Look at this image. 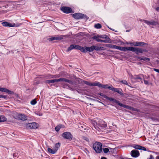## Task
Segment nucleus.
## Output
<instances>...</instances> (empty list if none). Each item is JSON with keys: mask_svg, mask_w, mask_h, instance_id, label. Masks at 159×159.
I'll return each mask as SVG.
<instances>
[{"mask_svg": "<svg viewBox=\"0 0 159 159\" xmlns=\"http://www.w3.org/2000/svg\"><path fill=\"white\" fill-rule=\"evenodd\" d=\"M99 95L102 97L104 94L103 93H99Z\"/></svg>", "mask_w": 159, "mask_h": 159, "instance_id": "nucleus-54", "label": "nucleus"}, {"mask_svg": "<svg viewBox=\"0 0 159 159\" xmlns=\"http://www.w3.org/2000/svg\"><path fill=\"white\" fill-rule=\"evenodd\" d=\"M111 90L117 93L121 96H123L124 95L123 93L122 92V90L120 89L115 88L113 87L112 86L111 89Z\"/></svg>", "mask_w": 159, "mask_h": 159, "instance_id": "nucleus-14", "label": "nucleus"}, {"mask_svg": "<svg viewBox=\"0 0 159 159\" xmlns=\"http://www.w3.org/2000/svg\"><path fill=\"white\" fill-rule=\"evenodd\" d=\"M0 98H4L5 99L7 98V96L0 95Z\"/></svg>", "mask_w": 159, "mask_h": 159, "instance_id": "nucleus-44", "label": "nucleus"}, {"mask_svg": "<svg viewBox=\"0 0 159 159\" xmlns=\"http://www.w3.org/2000/svg\"><path fill=\"white\" fill-rule=\"evenodd\" d=\"M83 82L84 84H86L88 85L91 86H93V85H92L93 84V83H90L88 81H84Z\"/></svg>", "mask_w": 159, "mask_h": 159, "instance_id": "nucleus-33", "label": "nucleus"}, {"mask_svg": "<svg viewBox=\"0 0 159 159\" xmlns=\"http://www.w3.org/2000/svg\"><path fill=\"white\" fill-rule=\"evenodd\" d=\"M140 150H143L144 151L146 150V148L145 147H142V146L141 147V148Z\"/></svg>", "mask_w": 159, "mask_h": 159, "instance_id": "nucleus-48", "label": "nucleus"}, {"mask_svg": "<svg viewBox=\"0 0 159 159\" xmlns=\"http://www.w3.org/2000/svg\"><path fill=\"white\" fill-rule=\"evenodd\" d=\"M142 20V19H140L139 20V21H142H142H143L144 22V21H143V20Z\"/></svg>", "mask_w": 159, "mask_h": 159, "instance_id": "nucleus-60", "label": "nucleus"}, {"mask_svg": "<svg viewBox=\"0 0 159 159\" xmlns=\"http://www.w3.org/2000/svg\"><path fill=\"white\" fill-rule=\"evenodd\" d=\"M114 99V98H112L109 97L108 99V100H110V101H113Z\"/></svg>", "mask_w": 159, "mask_h": 159, "instance_id": "nucleus-49", "label": "nucleus"}, {"mask_svg": "<svg viewBox=\"0 0 159 159\" xmlns=\"http://www.w3.org/2000/svg\"><path fill=\"white\" fill-rule=\"evenodd\" d=\"M102 144L98 142L94 143L93 146V148L97 153H100L102 151Z\"/></svg>", "mask_w": 159, "mask_h": 159, "instance_id": "nucleus-3", "label": "nucleus"}, {"mask_svg": "<svg viewBox=\"0 0 159 159\" xmlns=\"http://www.w3.org/2000/svg\"><path fill=\"white\" fill-rule=\"evenodd\" d=\"M99 35H97L96 36H94L92 37V39L96 40L98 42H101V41H102V40L99 39Z\"/></svg>", "mask_w": 159, "mask_h": 159, "instance_id": "nucleus-23", "label": "nucleus"}, {"mask_svg": "<svg viewBox=\"0 0 159 159\" xmlns=\"http://www.w3.org/2000/svg\"><path fill=\"white\" fill-rule=\"evenodd\" d=\"M74 49V44L71 45L68 48L67 50V52H69Z\"/></svg>", "mask_w": 159, "mask_h": 159, "instance_id": "nucleus-29", "label": "nucleus"}, {"mask_svg": "<svg viewBox=\"0 0 159 159\" xmlns=\"http://www.w3.org/2000/svg\"><path fill=\"white\" fill-rule=\"evenodd\" d=\"M99 37L100 38H102L104 39H107L108 38V36L105 34L102 35H99Z\"/></svg>", "mask_w": 159, "mask_h": 159, "instance_id": "nucleus-36", "label": "nucleus"}, {"mask_svg": "<svg viewBox=\"0 0 159 159\" xmlns=\"http://www.w3.org/2000/svg\"><path fill=\"white\" fill-rule=\"evenodd\" d=\"M74 49L80 50L83 52L84 47L78 45L74 44Z\"/></svg>", "mask_w": 159, "mask_h": 159, "instance_id": "nucleus-19", "label": "nucleus"}, {"mask_svg": "<svg viewBox=\"0 0 159 159\" xmlns=\"http://www.w3.org/2000/svg\"><path fill=\"white\" fill-rule=\"evenodd\" d=\"M121 159H124L123 158H121Z\"/></svg>", "mask_w": 159, "mask_h": 159, "instance_id": "nucleus-63", "label": "nucleus"}, {"mask_svg": "<svg viewBox=\"0 0 159 159\" xmlns=\"http://www.w3.org/2000/svg\"><path fill=\"white\" fill-rule=\"evenodd\" d=\"M131 44H132V43H131ZM132 44L135 46H137L140 45L143 46L148 45V44L147 43L142 42H136L134 43H132Z\"/></svg>", "mask_w": 159, "mask_h": 159, "instance_id": "nucleus-15", "label": "nucleus"}, {"mask_svg": "<svg viewBox=\"0 0 159 159\" xmlns=\"http://www.w3.org/2000/svg\"><path fill=\"white\" fill-rule=\"evenodd\" d=\"M62 126V125H61L57 126L55 128V130L57 131H58L60 129L61 127Z\"/></svg>", "mask_w": 159, "mask_h": 159, "instance_id": "nucleus-30", "label": "nucleus"}, {"mask_svg": "<svg viewBox=\"0 0 159 159\" xmlns=\"http://www.w3.org/2000/svg\"><path fill=\"white\" fill-rule=\"evenodd\" d=\"M106 46L108 48H114V49H118V46H116V45H113L111 44H106Z\"/></svg>", "mask_w": 159, "mask_h": 159, "instance_id": "nucleus-20", "label": "nucleus"}, {"mask_svg": "<svg viewBox=\"0 0 159 159\" xmlns=\"http://www.w3.org/2000/svg\"><path fill=\"white\" fill-rule=\"evenodd\" d=\"M94 50V47H93V45H92L89 47H86L85 48H84L83 52H86L88 51L91 52H93Z\"/></svg>", "mask_w": 159, "mask_h": 159, "instance_id": "nucleus-13", "label": "nucleus"}, {"mask_svg": "<svg viewBox=\"0 0 159 159\" xmlns=\"http://www.w3.org/2000/svg\"><path fill=\"white\" fill-rule=\"evenodd\" d=\"M156 10L157 11H159V7H157L156 8Z\"/></svg>", "mask_w": 159, "mask_h": 159, "instance_id": "nucleus-55", "label": "nucleus"}, {"mask_svg": "<svg viewBox=\"0 0 159 159\" xmlns=\"http://www.w3.org/2000/svg\"><path fill=\"white\" fill-rule=\"evenodd\" d=\"M62 136L64 138L69 140H71L73 137L71 134L70 132H66L63 133Z\"/></svg>", "mask_w": 159, "mask_h": 159, "instance_id": "nucleus-6", "label": "nucleus"}, {"mask_svg": "<svg viewBox=\"0 0 159 159\" xmlns=\"http://www.w3.org/2000/svg\"><path fill=\"white\" fill-rule=\"evenodd\" d=\"M2 24L4 26H9L10 27H12V24L9 23L7 22H4L2 23Z\"/></svg>", "mask_w": 159, "mask_h": 159, "instance_id": "nucleus-22", "label": "nucleus"}, {"mask_svg": "<svg viewBox=\"0 0 159 159\" xmlns=\"http://www.w3.org/2000/svg\"><path fill=\"white\" fill-rule=\"evenodd\" d=\"M120 106L131 110H133V108L132 107L128 105H125L122 103L120 104Z\"/></svg>", "mask_w": 159, "mask_h": 159, "instance_id": "nucleus-21", "label": "nucleus"}, {"mask_svg": "<svg viewBox=\"0 0 159 159\" xmlns=\"http://www.w3.org/2000/svg\"><path fill=\"white\" fill-rule=\"evenodd\" d=\"M61 10L65 13H69L71 12V9L68 7H63L61 8Z\"/></svg>", "mask_w": 159, "mask_h": 159, "instance_id": "nucleus-10", "label": "nucleus"}, {"mask_svg": "<svg viewBox=\"0 0 159 159\" xmlns=\"http://www.w3.org/2000/svg\"><path fill=\"white\" fill-rule=\"evenodd\" d=\"M36 103V101L35 99H33L30 102V103L32 105H34Z\"/></svg>", "mask_w": 159, "mask_h": 159, "instance_id": "nucleus-38", "label": "nucleus"}, {"mask_svg": "<svg viewBox=\"0 0 159 159\" xmlns=\"http://www.w3.org/2000/svg\"><path fill=\"white\" fill-rule=\"evenodd\" d=\"M144 84H148V82L147 80H144Z\"/></svg>", "mask_w": 159, "mask_h": 159, "instance_id": "nucleus-50", "label": "nucleus"}, {"mask_svg": "<svg viewBox=\"0 0 159 159\" xmlns=\"http://www.w3.org/2000/svg\"><path fill=\"white\" fill-rule=\"evenodd\" d=\"M113 102H115L119 106H120V104H121V103H120L119 101H117L115 99H114L113 101Z\"/></svg>", "mask_w": 159, "mask_h": 159, "instance_id": "nucleus-40", "label": "nucleus"}, {"mask_svg": "<svg viewBox=\"0 0 159 159\" xmlns=\"http://www.w3.org/2000/svg\"><path fill=\"white\" fill-rule=\"evenodd\" d=\"M156 110L159 111V107H157Z\"/></svg>", "mask_w": 159, "mask_h": 159, "instance_id": "nucleus-58", "label": "nucleus"}, {"mask_svg": "<svg viewBox=\"0 0 159 159\" xmlns=\"http://www.w3.org/2000/svg\"><path fill=\"white\" fill-rule=\"evenodd\" d=\"M102 97L107 100L109 98V97L107 96L106 95L104 94L103 95Z\"/></svg>", "mask_w": 159, "mask_h": 159, "instance_id": "nucleus-45", "label": "nucleus"}, {"mask_svg": "<svg viewBox=\"0 0 159 159\" xmlns=\"http://www.w3.org/2000/svg\"><path fill=\"white\" fill-rule=\"evenodd\" d=\"M82 138L84 140H86V141H89V139H88V138H87V137H85V136H83L82 137Z\"/></svg>", "mask_w": 159, "mask_h": 159, "instance_id": "nucleus-41", "label": "nucleus"}, {"mask_svg": "<svg viewBox=\"0 0 159 159\" xmlns=\"http://www.w3.org/2000/svg\"><path fill=\"white\" fill-rule=\"evenodd\" d=\"M21 24V23H14L13 25L12 24V27H18Z\"/></svg>", "mask_w": 159, "mask_h": 159, "instance_id": "nucleus-35", "label": "nucleus"}, {"mask_svg": "<svg viewBox=\"0 0 159 159\" xmlns=\"http://www.w3.org/2000/svg\"><path fill=\"white\" fill-rule=\"evenodd\" d=\"M15 118L22 120H25L28 119V116L24 114L16 113L15 114Z\"/></svg>", "mask_w": 159, "mask_h": 159, "instance_id": "nucleus-5", "label": "nucleus"}, {"mask_svg": "<svg viewBox=\"0 0 159 159\" xmlns=\"http://www.w3.org/2000/svg\"><path fill=\"white\" fill-rule=\"evenodd\" d=\"M73 16L75 19H79L84 18L85 17L86 18V16H84V15L80 13H76L73 14Z\"/></svg>", "mask_w": 159, "mask_h": 159, "instance_id": "nucleus-8", "label": "nucleus"}, {"mask_svg": "<svg viewBox=\"0 0 159 159\" xmlns=\"http://www.w3.org/2000/svg\"><path fill=\"white\" fill-rule=\"evenodd\" d=\"M112 86H109L107 85H102V86H101V88H103L104 89H110L111 90V89L112 87Z\"/></svg>", "mask_w": 159, "mask_h": 159, "instance_id": "nucleus-26", "label": "nucleus"}, {"mask_svg": "<svg viewBox=\"0 0 159 159\" xmlns=\"http://www.w3.org/2000/svg\"><path fill=\"white\" fill-rule=\"evenodd\" d=\"M108 27V28H109L110 29V28L109 27ZM110 29H111L110 28Z\"/></svg>", "mask_w": 159, "mask_h": 159, "instance_id": "nucleus-64", "label": "nucleus"}, {"mask_svg": "<svg viewBox=\"0 0 159 159\" xmlns=\"http://www.w3.org/2000/svg\"><path fill=\"white\" fill-rule=\"evenodd\" d=\"M0 91L1 92H4L9 94H13L14 92L11 91L9 90L8 89L3 88H0Z\"/></svg>", "mask_w": 159, "mask_h": 159, "instance_id": "nucleus-17", "label": "nucleus"}, {"mask_svg": "<svg viewBox=\"0 0 159 159\" xmlns=\"http://www.w3.org/2000/svg\"><path fill=\"white\" fill-rule=\"evenodd\" d=\"M63 39L62 36H57L54 37L50 38L49 39V41H52L54 40H61Z\"/></svg>", "mask_w": 159, "mask_h": 159, "instance_id": "nucleus-16", "label": "nucleus"}, {"mask_svg": "<svg viewBox=\"0 0 159 159\" xmlns=\"http://www.w3.org/2000/svg\"><path fill=\"white\" fill-rule=\"evenodd\" d=\"M38 124L35 122L29 123L27 124L26 127L30 129H35L38 127Z\"/></svg>", "mask_w": 159, "mask_h": 159, "instance_id": "nucleus-9", "label": "nucleus"}, {"mask_svg": "<svg viewBox=\"0 0 159 159\" xmlns=\"http://www.w3.org/2000/svg\"><path fill=\"white\" fill-rule=\"evenodd\" d=\"M60 81L65 82L71 84H73V82L72 80H68L64 78H61L58 79L47 80L46 81V83L50 84L52 83H57Z\"/></svg>", "mask_w": 159, "mask_h": 159, "instance_id": "nucleus-1", "label": "nucleus"}, {"mask_svg": "<svg viewBox=\"0 0 159 159\" xmlns=\"http://www.w3.org/2000/svg\"><path fill=\"white\" fill-rule=\"evenodd\" d=\"M120 82L122 83L123 84L128 85L127 82L126 80H122Z\"/></svg>", "mask_w": 159, "mask_h": 159, "instance_id": "nucleus-39", "label": "nucleus"}, {"mask_svg": "<svg viewBox=\"0 0 159 159\" xmlns=\"http://www.w3.org/2000/svg\"><path fill=\"white\" fill-rule=\"evenodd\" d=\"M130 48V51L134 52L137 54H139V53H143V49L142 48H139L133 47H131Z\"/></svg>", "mask_w": 159, "mask_h": 159, "instance_id": "nucleus-7", "label": "nucleus"}, {"mask_svg": "<svg viewBox=\"0 0 159 159\" xmlns=\"http://www.w3.org/2000/svg\"><path fill=\"white\" fill-rule=\"evenodd\" d=\"M102 84H101L100 83L98 82H96L93 83L92 86H98L99 88H101L102 86Z\"/></svg>", "mask_w": 159, "mask_h": 159, "instance_id": "nucleus-25", "label": "nucleus"}, {"mask_svg": "<svg viewBox=\"0 0 159 159\" xmlns=\"http://www.w3.org/2000/svg\"><path fill=\"white\" fill-rule=\"evenodd\" d=\"M136 58L140 60H143V58L139 56L137 57Z\"/></svg>", "mask_w": 159, "mask_h": 159, "instance_id": "nucleus-51", "label": "nucleus"}, {"mask_svg": "<svg viewBox=\"0 0 159 159\" xmlns=\"http://www.w3.org/2000/svg\"><path fill=\"white\" fill-rule=\"evenodd\" d=\"M156 159H159V156H157L156 157Z\"/></svg>", "mask_w": 159, "mask_h": 159, "instance_id": "nucleus-56", "label": "nucleus"}, {"mask_svg": "<svg viewBox=\"0 0 159 159\" xmlns=\"http://www.w3.org/2000/svg\"><path fill=\"white\" fill-rule=\"evenodd\" d=\"M70 90H73V89L72 88H71L70 86L69 85V87H68V88Z\"/></svg>", "mask_w": 159, "mask_h": 159, "instance_id": "nucleus-52", "label": "nucleus"}, {"mask_svg": "<svg viewBox=\"0 0 159 159\" xmlns=\"http://www.w3.org/2000/svg\"><path fill=\"white\" fill-rule=\"evenodd\" d=\"M139 75H140L135 76L134 79H140V80H141L142 78L139 76Z\"/></svg>", "mask_w": 159, "mask_h": 159, "instance_id": "nucleus-43", "label": "nucleus"}, {"mask_svg": "<svg viewBox=\"0 0 159 159\" xmlns=\"http://www.w3.org/2000/svg\"><path fill=\"white\" fill-rule=\"evenodd\" d=\"M141 146L140 145H136L133 146V148L137 149L140 150Z\"/></svg>", "mask_w": 159, "mask_h": 159, "instance_id": "nucleus-34", "label": "nucleus"}, {"mask_svg": "<svg viewBox=\"0 0 159 159\" xmlns=\"http://www.w3.org/2000/svg\"><path fill=\"white\" fill-rule=\"evenodd\" d=\"M153 70L155 71L158 72L159 73V69H156V68H153Z\"/></svg>", "mask_w": 159, "mask_h": 159, "instance_id": "nucleus-47", "label": "nucleus"}, {"mask_svg": "<svg viewBox=\"0 0 159 159\" xmlns=\"http://www.w3.org/2000/svg\"><path fill=\"white\" fill-rule=\"evenodd\" d=\"M93 47H94V50L96 51L101 50L102 49V48H103V47H98L94 45H93Z\"/></svg>", "mask_w": 159, "mask_h": 159, "instance_id": "nucleus-27", "label": "nucleus"}, {"mask_svg": "<svg viewBox=\"0 0 159 159\" xmlns=\"http://www.w3.org/2000/svg\"><path fill=\"white\" fill-rule=\"evenodd\" d=\"M94 27L97 29H100L102 27V26L100 24L98 23L94 25Z\"/></svg>", "mask_w": 159, "mask_h": 159, "instance_id": "nucleus-32", "label": "nucleus"}, {"mask_svg": "<svg viewBox=\"0 0 159 159\" xmlns=\"http://www.w3.org/2000/svg\"><path fill=\"white\" fill-rule=\"evenodd\" d=\"M101 42H104V43L107 42L106 41V40H102V41H101Z\"/></svg>", "mask_w": 159, "mask_h": 159, "instance_id": "nucleus-53", "label": "nucleus"}, {"mask_svg": "<svg viewBox=\"0 0 159 159\" xmlns=\"http://www.w3.org/2000/svg\"><path fill=\"white\" fill-rule=\"evenodd\" d=\"M78 127L81 131H84L86 129V128H84V126L82 125L81 124L78 125Z\"/></svg>", "mask_w": 159, "mask_h": 159, "instance_id": "nucleus-28", "label": "nucleus"}, {"mask_svg": "<svg viewBox=\"0 0 159 159\" xmlns=\"http://www.w3.org/2000/svg\"><path fill=\"white\" fill-rule=\"evenodd\" d=\"M147 159H154V158L152 155H150V157L149 158H148Z\"/></svg>", "mask_w": 159, "mask_h": 159, "instance_id": "nucleus-46", "label": "nucleus"}, {"mask_svg": "<svg viewBox=\"0 0 159 159\" xmlns=\"http://www.w3.org/2000/svg\"><path fill=\"white\" fill-rule=\"evenodd\" d=\"M14 156H16V155H15V154H14Z\"/></svg>", "mask_w": 159, "mask_h": 159, "instance_id": "nucleus-62", "label": "nucleus"}, {"mask_svg": "<svg viewBox=\"0 0 159 159\" xmlns=\"http://www.w3.org/2000/svg\"><path fill=\"white\" fill-rule=\"evenodd\" d=\"M7 120V118L4 116L0 115V122L5 121Z\"/></svg>", "mask_w": 159, "mask_h": 159, "instance_id": "nucleus-24", "label": "nucleus"}, {"mask_svg": "<svg viewBox=\"0 0 159 159\" xmlns=\"http://www.w3.org/2000/svg\"><path fill=\"white\" fill-rule=\"evenodd\" d=\"M101 159H107V158L105 157H102L101 158Z\"/></svg>", "mask_w": 159, "mask_h": 159, "instance_id": "nucleus-57", "label": "nucleus"}, {"mask_svg": "<svg viewBox=\"0 0 159 159\" xmlns=\"http://www.w3.org/2000/svg\"><path fill=\"white\" fill-rule=\"evenodd\" d=\"M140 154L138 151L133 150L131 152V155L134 157H137L139 156Z\"/></svg>", "mask_w": 159, "mask_h": 159, "instance_id": "nucleus-11", "label": "nucleus"}, {"mask_svg": "<svg viewBox=\"0 0 159 159\" xmlns=\"http://www.w3.org/2000/svg\"><path fill=\"white\" fill-rule=\"evenodd\" d=\"M60 146V143H57L55 144L53 149H52L50 148H48V151L50 153L55 154L57 152Z\"/></svg>", "mask_w": 159, "mask_h": 159, "instance_id": "nucleus-4", "label": "nucleus"}, {"mask_svg": "<svg viewBox=\"0 0 159 159\" xmlns=\"http://www.w3.org/2000/svg\"><path fill=\"white\" fill-rule=\"evenodd\" d=\"M63 88L68 89L69 87V84L65 83H62L61 84Z\"/></svg>", "mask_w": 159, "mask_h": 159, "instance_id": "nucleus-31", "label": "nucleus"}, {"mask_svg": "<svg viewBox=\"0 0 159 159\" xmlns=\"http://www.w3.org/2000/svg\"><path fill=\"white\" fill-rule=\"evenodd\" d=\"M144 22L146 23L148 25H158V23L157 22L154 21L152 20H151L150 21H149L146 20H143Z\"/></svg>", "mask_w": 159, "mask_h": 159, "instance_id": "nucleus-12", "label": "nucleus"}, {"mask_svg": "<svg viewBox=\"0 0 159 159\" xmlns=\"http://www.w3.org/2000/svg\"><path fill=\"white\" fill-rule=\"evenodd\" d=\"M103 151L104 153H107L109 151V149L107 148H105L103 149Z\"/></svg>", "mask_w": 159, "mask_h": 159, "instance_id": "nucleus-37", "label": "nucleus"}, {"mask_svg": "<svg viewBox=\"0 0 159 159\" xmlns=\"http://www.w3.org/2000/svg\"><path fill=\"white\" fill-rule=\"evenodd\" d=\"M92 123L94 125V128L96 129H97L98 131H100L101 129L99 128V127L101 128L102 129H104L106 128L107 126V124L105 121L102 120H101L99 121V123L98 124V127H96L95 126V121H93Z\"/></svg>", "mask_w": 159, "mask_h": 159, "instance_id": "nucleus-2", "label": "nucleus"}, {"mask_svg": "<svg viewBox=\"0 0 159 159\" xmlns=\"http://www.w3.org/2000/svg\"><path fill=\"white\" fill-rule=\"evenodd\" d=\"M142 75V76H143V75Z\"/></svg>", "mask_w": 159, "mask_h": 159, "instance_id": "nucleus-61", "label": "nucleus"}, {"mask_svg": "<svg viewBox=\"0 0 159 159\" xmlns=\"http://www.w3.org/2000/svg\"><path fill=\"white\" fill-rule=\"evenodd\" d=\"M150 60V58L147 57H144L143 59V60L144 61H149Z\"/></svg>", "mask_w": 159, "mask_h": 159, "instance_id": "nucleus-42", "label": "nucleus"}, {"mask_svg": "<svg viewBox=\"0 0 159 159\" xmlns=\"http://www.w3.org/2000/svg\"><path fill=\"white\" fill-rule=\"evenodd\" d=\"M131 48V47H120L118 46V48L117 49H119L120 51H130V48Z\"/></svg>", "mask_w": 159, "mask_h": 159, "instance_id": "nucleus-18", "label": "nucleus"}, {"mask_svg": "<svg viewBox=\"0 0 159 159\" xmlns=\"http://www.w3.org/2000/svg\"><path fill=\"white\" fill-rule=\"evenodd\" d=\"M147 51L146 50H143V52H147Z\"/></svg>", "mask_w": 159, "mask_h": 159, "instance_id": "nucleus-59", "label": "nucleus"}]
</instances>
